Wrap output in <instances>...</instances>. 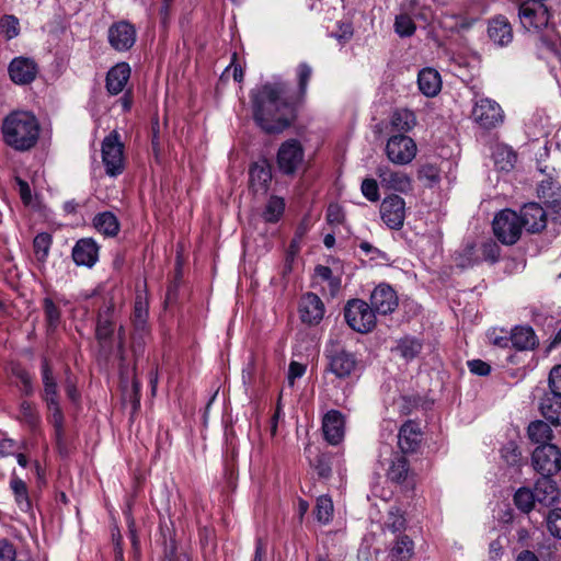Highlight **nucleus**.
Returning <instances> with one entry per match:
<instances>
[{
    "instance_id": "f257e3e1",
    "label": "nucleus",
    "mask_w": 561,
    "mask_h": 561,
    "mask_svg": "<svg viewBox=\"0 0 561 561\" xmlns=\"http://www.w3.org/2000/svg\"><path fill=\"white\" fill-rule=\"evenodd\" d=\"M253 119L267 134L288 128L296 117V101L289 95V84L275 80L250 92Z\"/></svg>"
},
{
    "instance_id": "f03ea898",
    "label": "nucleus",
    "mask_w": 561,
    "mask_h": 561,
    "mask_svg": "<svg viewBox=\"0 0 561 561\" xmlns=\"http://www.w3.org/2000/svg\"><path fill=\"white\" fill-rule=\"evenodd\" d=\"M518 16L527 31L537 35L536 49L541 59H546L551 73L558 80L561 71V43L557 32L549 26L550 13L545 2H519Z\"/></svg>"
},
{
    "instance_id": "7ed1b4c3",
    "label": "nucleus",
    "mask_w": 561,
    "mask_h": 561,
    "mask_svg": "<svg viewBox=\"0 0 561 561\" xmlns=\"http://www.w3.org/2000/svg\"><path fill=\"white\" fill-rule=\"evenodd\" d=\"M4 142L16 151H28L39 139L41 125L30 111H13L2 122Z\"/></svg>"
},
{
    "instance_id": "20e7f679",
    "label": "nucleus",
    "mask_w": 561,
    "mask_h": 561,
    "mask_svg": "<svg viewBox=\"0 0 561 561\" xmlns=\"http://www.w3.org/2000/svg\"><path fill=\"white\" fill-rule=\"evenodd\" d=\"M42 378L44 385L43 400L47 404L48 420L55 428L57 439L60 440L64 434V414L58 401L57 382L46 359L42 363Z\"/></svg>"
},
{
    "instance_id": "39448f33",
    "label": "nucleus",
    "mask_w": 561,
    "mask_h": 561,
    "mask_svg": "<svg viewBox=\"0 0 561 561\" xmlns=\"http://www.w3.org/2000/svg\"><path fill=\"white\" fill-rule=\"evenodd\" d=\"M346 323L359 333L370 332L376 325V312L366 301L351 299L344 307Z\"/></svg>"
},
{
    "instance_id": "423d86ee",
    "label": "nucleus",
    "mask_w": 561,
    "mask_h": 561,
    "mask_svg": "<svg viewBox=\"0 0 561 561\" xmlns=\"http://www.w3.org/2000/svg\"><path fill=\"white\" fill-rule=\"evenodd\" d=\"M495 237L506 245L515 244L522 234L523 221L519 215L512 209L497 213L492 222Z\"/></svg>"
},
{
    "instance_id": "0eeeda50",
    "label": "nucleus",
    "mask_w": 561,
    "mask_h": 561,
    "mask_svg": "<svg viewBox=\"0 0 561 561\" xmlns=\"http://www.w3.org/2000/svg\"><path fill=\"white\" fill-rule=\"evenodd\" d=\"M102 161L106 174L110 176H116L124 170V145L121 142L119 134L116 130H113L103 139Z\"/></svg>"
},
{
    "instance_id": "6e6552de",
    "label": "nucleus",
    "mask_w": 561,
    "mask_h": 561,
    "mask_svg": "<svg viewBox=\"0 0 561 561\" xmlns=\"http://www.w3.org/2000/svg\"><path fill=\"white\" fill-rule=\"evenodd\" d=\"M385 152L391 163L407 165L414 160L417 147L411 137L398 134L387 140Z\"/></svg>"
},
{
    "instance_id": "1a4fd4ad",
    "label": "nucleus",
    "mask_w": 561,
    "mask_h": 561,
    "mask_svg": "<svg viewBox=\"0 0 561 561\" xmlns=\"http://www.w3.org/2000/svg\"><path fill=\"white\" fill-rule=\"evenodd\" d=\"M471 117L476 124L483 129H493L504 121V112L500 104L489 98H481L476 101Z\"/></svg>"
},
{
    "instance_id": "9d476101",
    "label": "nucleus",
    "mask_w": 561,
    "mask_h": 561,
    "mask_svg": "<svg viewBox=\"0 0 561 561\" xmlns=\"http://www.w3.org/2000/svg\"><path fill=\"white\" fill-rule=\"evenodd\" d=\"M534 469L541 476L554 474L561 470V451L554 444H543L531 455Z\"/></svg>"
},
{
    "instance_id": "9b49d317",
    "label": "nucleus",
    "mask_w": 561,
    "mask_h": 561,
    "mask_svg": "<svg viewBox=\"0 0 561 561\" xmlns=\"http://www.w3.org/2000/svg\"><path fill=\"white\" fill-rule=\"evenodd\" d=\"M380 216L388 228L401 229L405 219L404 199L396 194L385 197L380 205Z\"/></svg>"
},
{
    "instance_id": "f8f14e48",
    "label": "nucleus",
    "mask_w": 561,
    "mask_h": 561,
    "mask_svg": "<svg viewBox=\"0 0 561 561\" xmlns=\"http://www.w3.org/2000/svg\"><path fill=\"white\" fill-rule=\"evenodd\" d=\"M304 161V149L296 139L283 142L277 152V164L285 174H293Z\"/></svg>"
},
{
    "instance_id": "ddd939ff",
    "label": "nucleus",
    "mask_w": 561,
    "mask_h": 561,
    "mask_svg": "<svg viewBox=\"0 0 561 561\" xmlns=\"http://www.w3.org/2000/svg\"><path fill=\"white\" fill-rule=\"evenodd\" d=\"M380 185L389 191L408 193L412 191V179L403 171L393 170L387 164H380L376 169Z\"/></svg>"
},
{
    "instance_id": "4468645a",
    "label": "nucleus",
    "mask_w": 561,
    "mask_h": 561,
    "mask_svg": "<svg viewBox=\"0 0 561 561\" xmlns=\"http://www.w3.org/2000/svg\"><path fill=\"white\" fill-rule=\"evenodd\" d=\"M327 358L329 360L328 369L341 379L350 377L358 366L355 354L343 348L328 351Z\"/></svg>"
},
{
    "instance_id": "2eb2a0df",
    "label": "nucleus",
    "mask_w": 561,
    "mask_h": 561,
    "mask_svg": "<svg viewBox=\"0 0 561 561\" xmlns=\"http://www.w3.org/2000/svg\"><path fill=\"white\" fill-rule=\"evenodd\" d=\"M136 37V28L127 21L114 23L107 32L108 43L117 51L129 50L134 46Z\"/></svg>"
},
{
    "instance_id": "dca6fc26",
    "label": "nucleus",
    "mask_w": 561,
    "mask_h": 561,
    "mask_svg": "<svg viewBox=\"0 0 561 561\" xmlns=\"http://www.w3.org/2000/svg\"><path fill=\"white\" fill-rule=\"evenodd\" d=\"M300 320L308 325H317L324 317V304L314 293L302 295L299 301Z\"/></svg>"
},
{
    "instance_id": "f3484780",
    "label": "nucleus",
    "mask_w": 561,
    "mask_h": 561,
    "mask_svg": "<svg viewBox=\"0 0 561 561\" xmlns=\"http://www.w3.org/2000/svg\"><path fill=\"white\" fill-rule=\"evenodd\" d=\"M398 304L397 293L387 284H379L370 295V307L379 314L392 313L397 309Z\"/></svg>"
},
{
    "instance_id": "a211bd4d",
    "label": "nucleus",
    "mask_w": 561,
    "mask_h": 561,
    "mask_svg": "<svg viewBox=\"0 0 561 561\" xmlns=\"http://www.w3.org/2000/svg\"><path fill=\"white\" fill-rule=\"evenodd\" d=\"M37 75V65L26 57H16L9 65V76L16 84L31 83Z\"/></svg>"
},
{
    "instance_id": "6ab92c4d",
    "label": "nucleus",
    "mask_w": 561,
    "mask_h": 561,
    "mask_svg": "<svg viewBox=\"0 0 561 561\" xmlns=\"http://www.w3.org/2000/svg\"><path fill=\"white\" fill-rule=\"evenodd\" d=\"M344 417L341 412L330 410L322 420L324 438L331 445H337L344 437Z\"/></svg>"
},
{
    "instance_id": "aec40b11",
    "label": "nucleus",
    "mask_w": 561,
    "mask_h": 561,
    "mask_svg": "<svg viewBox=\"0 0 561 561\" xmlns=\"http://www.w3.org/2000/svg\"><path fill=\"white\" fill-rule=\"evenodd\" d=\"M523 228L529 232H538L547 225V214L537 203H529L523 206L519 215Z\"/></svg>"
},
{
    "instance_id": "412c9836",
    "label": "nucleus",
    "mask_w": 561,
    "mask_h": 561,
    "mask_svg": "<svg viewBox=\"0 0 561 561\" xmlns=\"http://www.w3.org/2000/svg\"><path fill=\"white\" fill-rule=\"evenodd\" d=\"M422 440L420 426L413 421H407L399 431L398 446L403 454H412L417 450Z\"/></svg>"
},
{
    "instance_id": "4be33fe9",
    "label": "nucleus",
    "mask_w": 561,
    "mask_h": 561,
    "mask_svg": "<svg viewBox=\"0 0 561 561\" xmlns=\"http://www.w3.org/2000/svg\"><path fill=\"white\" fill-rule=\"evenodd\" d=\"M72 259L77 265L92 267L99 259V247L91 238L80 239L72 249Z\"/></svg>"
},
{
    "instance_id": "5701e85b",
    "label": "nucleus",
    "mask_w": 561,
    "mask_h": 561,
    "mask_svg": "<svg viewBox=\"0 0 561 561\" xmlns=\"http://www.w3.org/2000/svg\"><path fill=\"white\" fill-rule=\"evenodd\" d=\"M272 180V172L266 161L254 162L250 167L249 182L250 188L255 194H265Z\"/></svg>"
},
{
    "instance_id": "b1692460",
    "label": "nucleus",
    "mask_w": 561,
    "mask_h": 561,
    "mask_svg": "<svg viewBox=\"0 0 561 561\" xmlns=\"http://www.w3.org/2000/svg\"><path fill=\"white\" fill-rule=\"evenodd\" d=\"M488 35L497 46H506L513 41V28L508 20L499 15L489 22Z\"/></svg>"
},
{
    "instance_id": "393cba45",
    "label": "nucleus",
    "mask_w": 561,
    "mask_h": 561,
    "mask_svg": "<svg viewBox=\"0 0 561 561\" xmlns=\"http://www.w3.org/2000/svg\"><path fill=\"white\" fill-rule=\"evenodd\" d=\"M551 476L552 474L541 476V478L536 481L534 489L537 502L547 507L553 505L560 495V490Z\"/></svg>"
},
{
    "instance_id": "a878e982",
    "label": "nucleus",
    "mask_w": 561,
    "mask_h": 561,
    "mask_svg": "<svg viewBox=\"0 0 561 561\" xmlns=\"http://www.w3.org/2000/svg\"><path fill=\"white\" fill-rule=\"evenodd\" d=\"M147 317L148 310L146 304L141 299L136 300L133 318L136 331L134 335L133 350L136 355H138L142 351V335L146 333Z\"/></svg>"
},
{
    "instance_id": "bb28decb",
    "label": "nucleus",
    "mask_w": 561,
    "mask_h": 561,
    "mask_svg": "<svg viewBox=\"0 0 561 561\" xmlns=\"http://www.w3.org/2000/svg\"><path fill=\"white\" fill-rule=\"evenodd\" d=\"M130 77V67L126 62H119L112 67L106 76V89L110 94L121 93Z\"/></svg>"
},
{
    "instance_id": "cd10ccee",
    "label": "nucleus",
    "mask_w": 561,
    "mask_h": 561,
    "mask_svg": "<svg viewBox=\"0 0 561 561\" xmlns=\"http://www.w3.org/2000/svg\"><path fill=\"white\" fill-rule=\"evenodd\" d=\"M538 345V339L531 327L518 325L512 330V346L517 351H530Z\"/></svg>"
},
{
    "instance_id": "c85d7f7f",
    "label": "nucleus",
    "mask_w": 561,
    "mask_h": 561,
    "mask_svg": "<svg viewBox=\"0 0 561 561\" xmlns=\"http://www.w3.org/2000/svg\"><path fill=\"white\" fill-rule=\"evenodd\" d=\"M542 416L551 424H561V397L546 392L539 404Z\"/></svg>"
},
{
    "instance_id": "c756f323",
    "label": "nucleus",
    "mask_w": 561,
    "mask_h": 561,
    "mask_svg": "<svg viewBox=\"0 0 561 561\" xmlns=\"http://www.w3.org/2000/svg\"><path fill=\"white\" fill-rule=\"evenodd\" d=\"M414 557V541L408 536L400 534L392 543L388 558L390 561H411Z\"/></svg>"
},
{
    "instance_id": "7c9ffc66",
    "label": "nucleus",
    "mask_w": 561,
    "mask_h": 561,
    "mask_svg": "<svg viewBox=\"0 0 561 561\" xmlns=\"http://www.w3.org/2000/svg\"><path fill=\"white\" fill-rule=\"evenodd\" d=\"M417 83L420 91L426 96H435L442 89V80L438 71L433 68H424L419 72Z\"/></svg>"
},
{
    "instance_id": "2f4dec72",
    "label": "nucleus",
    "mask_w": 561,
    "mask_h": 561,
    "mask_svg": "<svg viewBox=\"0 0 561 561\" xmlns=\"http://www.w3.org/2000/svg\"><path fill=\"white\" fill-rule=\"evenodd\" d=\"M10 489L14 495V501L22 512H30L32 508L26 483L13 471L10 477Z\"/></svg>"
},
{
    "instance_id": "473e14b6",
    "label": "nucleus",
    "mask_w": 561,
    "mask_h": 561,
    "mask_svg": "<svg viewBox=\"0 0 561 561\" xmlns=\"http://www.w3.org/2000/svg\"><path fill=\"white\" fill-rule=\"evenodd\" d=\"M94 228L105 237H115L119 231L117 217L111 211L98 214L93 219Z\"/></svg>"
},
{
    "instance_id": "72a5a7b5",
    "label": "nucleus",
    "mask_w": 561,
    "mask_h": 561,
    "mask_svg": "<svg viewBox=\"0 0 561 561\" xmlns=\"http://www.w3.org/2000/svg\"><path fill=\"white\" fill-rule=\"evenodd\" d=\"M527 435L531 443L539 445L551 444L553 433L549 424L541 420L531 422L527 427Z\"/></svg>"
},
{
    "instance_id": "f704fd0d",
    "label": "nucleus",
    "mask_w": 561,
    "mask_h": 561,
    "mask_svg": "<svg viewBox=\"0 0 561 561\" xmlns=\"http://www.w3.org/2000/svg\"><path fill=\"white\" fill-rule=\"evenodd\" d=\"M410 474L409 462L403 455L397 454L391 460L387 477L391 482L401 484L408 480Z\"/></svg>"
},
{
    "instance_id": "c9c22d12",
    "label": "nucleus",
    "mask_w": 561,
    "mask_h": 561,
    "mask_svg": "<svg viewBox=\"0 0 561 561\" xmlns=\"http://www.w3.org/2000/svg\"><path fill=\"white\" fill-rule=\"evenodd\" d=\"M113 309V304H110L106 306L105 310L99 314L96 324V337L102 344H105L110 341L114 331L112 322Z\"/></svg>"
},
{
    "instance_id": "e433bc0d",
    "label": "nucleus",
    "mask_w": 561,
    "mask_h": 561,
    "mask_svg": "<svg viewBox=\"0 0 561 561\" xmlns=\"http://www.w3.org/2000/svg\"><path fill=\"white\" fill-rule=\"evenodd\" d=\"M390 125L398 131H408L415 125V115L409 110H397L391 115Z\"/></svg>"
},
{
    "instance_id": "4c0bfd02",
    "label": "nucleus",
    "mask_w": 561,
    "mask_h": 561,
    "mask_svg": "<svg viewBox=\"0 0 561 561\" xmlns=\"http://www.w3.org/2000/svg\"><path fill=\"white\" fill-rule=\"evenodd\" d=\"M296 75H297V82H298V91H297L296 96H294V100L296 101V104H297V103L301 102L307 94L308 83L312 76V68L308 64L301 62L298 65V67L296 69Z\"/></svg>"
},
{
    "instance_id": "58836bf2",
    "label": "nucleus",
    "mask_w": 561,
    "mask_h": 561,
    "mask_svg": "<svg viewBox=\"0 0 561 561\" xmlns=\"http://www.w3.org/2000/svg\"><path fill=\"white\" fill-rule=\"evenodd\" d=\"M394 350L400 354L401 357L407 360H411L420 354L422 344L419 340L407 336L398 341Z\"/></svg>"
},
{
    "instance_id": "ea45409f",
    "label": "nucleus",
    "mask_w": 561,
    "mask_h": 561,
    "mask_svg": "<svg viewBox=\"0 0 561 561\" xmlns=\"http://www.w3.org/2000/svg\"><path fill=\"white\" fill-rule=\"evenodd\" d=\"M285 202L283 198L277 196L270 197L263 213L262 217L266 222H276L279 220L282 215L284 214Z\"/></svg>"
},
{
    "instance_id": "a19ab883",
    "label": "nucleus",
    "mask_w": 561,
    "mask_h": 561,
    "mask_svg": "<svg viewBox=\"0 0 561 561\" xmlns=\"http://www.w3.org/2000/svg\"><path fill=\"white\" fill-rule=\"evenodd\" d=\"M333 502L329 495H321L317 499L314 515L319 523L328 524L333 517Z\"/></svg>"
},
{
    "instance_id": "79ce46f5",
    "label": "nucleus",
    "mask_w": 561,
    "mask_h": 561,
    "mask_svg": "<svg viewBox=\"0 0 561 561\" xmlns=\"http://www.w3.org/2000/svg\"><path fill=\"white\" fill-rule=\"evenodd\" d=\"M535 502H537L535 492L527 488H520L515 492L514 503L524 513L533 510Z\"/></svg>"
},
{
    "instance_id": "37998d69",
    "label": "nucleus",
    "mask_w": 561,
    "mask_h": 561,
    "mask_svg": "<svg viewBox=\"0 0 561 561\" xmlns=\"http://www.w3.org/2000/svg\"><path fill=\"white\" fill-rule=\"evenodd\" d=\"M516 154L510 148L499 147L494 152L495 164L499 165L501 170H512L516 163Z\"/></svg>"
},
{
    "instance_id": "c03bdc74",
    "label": "nucleus",
    "mask_w": 561,
    "mask_h": 561,
    "mask_svg": "<svg viewBox=\"0 0 561 561\" xmlns=\"http://www.w3.org/2000/svg\"><path fill=\"white\" fill-rule=\"evenodd\" d=\"M419 181L427 187H433L440 181L439 169L434 164H424L417 171Z\"/></svg>"
},
{
    "instance_id": "a18cd8bd",
    "label": "nucleus",
    "mask_w": 561,
    "mask_h": 561,
    "mask_svg": "<svg viewBox=\"0 0 561 561\" xmlns=\"http://www.w3.org/2000/svg\"><path fill=\"white\" fill-rule=\"evenodd\" d=\"M51 245V236L48 233H38L33 241L34 253L38 261H45L49 254Z\"/></svg>"
},
{
    "instance_id": "49530a36",
    "label": "nucleus",
    "mask_w": 561,
    "mask_h": 561,
    "mask_svg": "<svg viewBox=\"0 0 561 561\" xmlns=\"http://www.w3.org/2000/svg\"><path fill=\"white\" fill-rule=\"evenodd\" d=\"M43 308L47 327L49 330H55L60 321V310L50 298L43 300Z\"/></svg>"
},
{
    "instance_id": "de8ad7c7",
    "label": "nucleus",
    "mask_w": 561,
    "mask_h": 561,
    "mask_svg": "<svg viewBox=\"0 0 561 561\" xmlns=\"http://www.w3.org/2000/svg\"><path fill=\"white\" fill-rule=\"evenodd\" d=\"M538 195L543 202L551 198H558L561 197V187L558 182L553 181L552 179H548L541 181L538 187Z\"/></svg>"
},
{
    "instance_id": "09e8293b",
    "label": "nucleus",
    "mask_w": 561,
    "mask_h": 561,
    "mask_svg": "<svg viewBox=\"0 0 561 561\" xmlns=\"http://www.w3.org/2000/svg\"><path fill=\"white\" fill-rule=\"evenodd\" d=\"M394 28L400 36H411L415 31V25L408 14H399L396 18Z\"/></svg>"
},
{
    "instance_id": "8fccbe9b",
    "label": "nucleus",
    "mask_w": 561,
    "mask_h": 561,
    "mask_svg": "<svg viewBox=\"0 0 561 561\" xmlns=\"http://www.w3.org/2000/svg\"><path fill=\"white\" fill-rule=\"evenodd\" d=\"M20 419L30 426H35L38 423L39 416L31 402L23 401L20 404Z\"/></svg>"
},
{
    "instance_id": "3c124183",
    "label": "nucleus",
    "mask_w": 561,
    "mask_h": 561,
    "mask_svg": "<svg viewBox=\"0 0 561 561\" xmlns=\"http://www.w3.org/2000/svg\"><path fill=\"white\" fill-rule=\"evenodd\" d=\"M385 530H389L393 534L401 533L405 529V518L399 512H389L388 518L383 525Z\"/></svg>"
},
{
    "instance_id": "603ef678",
    "label": "nucleus",
    "mask_w": 561,
    "mask_h": 561,
    "mask_svg": "<svg viewBox=\"0 0 561 561\" xmlns=\"http://www.w3.org/2000/svg\"><path fill=\"white\" fill-rule=\"evenodd\" d=\"M1 31L8 39H12L19 35V20L13 15H4L0 21Z\"/></svg>"
},
{
    "instance_id": "864d4df0",
    "label": "nucleus",
    "mask_w": 561,
    "mask_h": 561,
    "mask_svg": "<svg viewBox=\"0 0 561 561\" xmlns=\"http://www.w3.org/2000/svg\"><path fill=\"white\" fill-rule=\"evenodd\" d=\"M314 470L317 474L321 479H329L332 473V462L331 457L328 455H319L314 460Z\"/></svg>"
},
{
    "instance_id": "5fc2aeb1",
    "label": "nucleus",
    "mask_w": 561,
    "mask_h": 561,
    "mask_svg": "<svg viewBox=\"0 0 561 561\" xmlns=\"http://www.w3.org/2000/svg\"><path fill=\"white\" fill-rule=\"evenodd\" d=\"M12 375L15 376L22 382V391L25 396L33 393L32 377L24 368L16 365L12 367Z\"/></svg>"
},
{
    "instance_id": "6e6d98bb",
    "label": "nucleus",
    "mask_w": 561,
    "mask_h": 561,
    "mask_svg": "<svg viewBox=\"0 0 561 561\" xmlns=\"http://www.w3.org/2000/svg\"><path fill=\"white\" fill-rule=\"evenodd\" d=\"M316 275L323 280L329 282L331 290L334 293L339 290L341 286V280L337 277L333 276V272L329 266L318 265L314 270Z\"/></svg>"
},
{
    "instance_id": "4d7b16f0",
    "label": "nucleus",
    "mask_w": 561,
    "mask_h": 561,
    "mask_svg": "<svg viewBox=\"0 0 561 561\" xmlns=\"http://www.w3.org/2000/svg\"><path fill=\"white\" fill-rule=\"evenodd\" d=\"M547 526L552 536L561 539V508L550 511L547 517Z\"/></svg>"
},
{
    "instance_id": "13d9d810",
    "label": "nucleus",
    "mask_w": 561,
    "mask_h": 561,
    "mask_svg": "<svg viewBox=\"0 0 561 561\" xmlns=\"http://www.w3.org/2000/svg\"><path fill=\"white\" fill-rule=\"evenodd\" d=\"M362 194L369 202H377L380 197L378 183L374 179H365L360 185Z\"/></svg>"
},
{
    "instance_id": "bf43d9fd",
    "label": "nucleus",
    "mask_w": 561,
    "mask_h": 561,
    "mask_svg": "<svg viewBox=\"0 0 561 561\" xmlns=\"http://www.w3.org/2000/svg\"><path fill=\"white\" fill-rule=\"evenodd\" d=\"M489 342L495 346L506 348L512 345V333L508 335L503 330H492L488 333Z\"/></svg>"
},
{
    "instance_id": "052dcab7",
    "label": "nucleus",
    "mask_w": 561,
    "mask_h": 561,
    "mask_svg": "<svg viewBox=\"0 0 561 561\" xmlns=\"http://www.w3.org/2000/svg\"><path fill=\"white\" fill-rule=\"evenodd\" d=\"M502 458L510 466H516L520 461V451L518 447L514 443H508L505 445L502 450Z\"/></svg>"
},
{
    "instance_id": "680f3d73",
    "label": "nucleus",
    "mask_w": 561,
    "mask_h": 561,
    "mask_svg": "<svg viewBox=\"0 0 561 561\" xmlns=\"http://www.w3.org/2000/svg\"><path fill=\"white\" fill-rule=\"evenodd\" d=\"M549 393L561 397V365L554 366L549 374Z\"/></svg>"
},
{
    "instance_id": "e2e57ef3",
    "label": "nucleus",
    "mask_w": 561,
    "mask_h": 561,
    "mask_svg": "<svg viewBox=\"0 0 561 561\" xmlns=\"http://www.w3.org/2000/svg\"><path fill=\"white\" fill-rule=\"evenodd\" d=\"M481 251H482V256L485 261L495 263L500 257L501 249L495 242L489 241V242L483 243Z\"/></svg>"
},
{
    "instance_id": "0e129e2a",
    "label": "nucleus",
    "mask_w": 561,
    "mask_h": 561,
    "mask_svg": "<svg viewBox=\"0 0 561 561\" xmlns=\"http://www.w3.org/2000/svg\"><path fill=\"white\" fill-rule=\"evenodd\" d=\"M15 182L18 185L19 195H20L23 204L26 206L31 205L33 198H32V192H31V187H30L28 183L20 178H16Z\"/></svg>"
},
{
    "instance_id": "69168bd1",
    "label": "nucleus",
    "mask_w": 561,
    "mask_h": 561,
    "mask_svg": "<svg viewBox=\"0 0 561 561\" xmlns=\"http://www.w3.org/2000/svg\"><path fill=\"white\" fill-rule=\"evenodd\" d=\"M468 367L472 374L478 376H486L491 371L490 365L481 359L469 360Z\"/></svg>"
},
{
    "instance_id": "338daca9",
    "label": "nucleus",
    "mask_w": 561,
    "mask_h": 561,
    "mask_svg": "<svg viewBox=\"0 0 561 561\" xmlns=\"http://www.w3.org/2000/svg\"><path fill=\"white\" fill-rule=\"evenodd\" d=\"M306 373V366L298 363L291 362L288 367V383L289 386H294L295 379L300 378Z\"/></svg>"
},
{
    "instance_id": "774afa93",
    "label": "nucleus",
    "mask_w": 561,
    "mask_h": 561,
    "mask_svg": "<svg viewBox=\"0 0 561 561\" xmlns=\"http://www.w3.org/2000/svg\"><path fill=\"white\" fill-rule=\"evenodd\" d=\"M344 219V213L337 204H331L327 210V220L330 224H341Z\"/></svg>"
}]
</instances>
